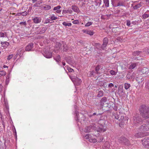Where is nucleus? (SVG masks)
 I'll return each instance as SVG.
<instances>
[{
	"instance_id": "1",
	"label": "nucleus",
	"mask_w": 149,
	"mask_h": 149,
	"mask_svg": "<svg viewBox=\"0 0 149 149\" xmlns=\"http://www.w3.org/2000/svg\"><path fill=\"white\" fill-rule=\"evenodd\" d=\"M140 114L143 118H149V107L145 104L141 105L139 108Z\"/></svg>"
},
{
	"instance_id": "2",
	"label": "nucleus",
	"mask_w": 149,
	"mask_h": 149,
	"mask_svg": "<svg viewBox=\"0 0 149 149\" xmlns=\"http://www.w3.org/2000/svg\"><path fill=\"white\" fill-rule=\"evenodd\" d=\"M144 122L142 118L141 115L139 114H136L133 117V123L134 125H136V127L141 124V123H143Z\"/></svg>"
},
{
	"instance_id": "3",
	"label": "nucleus",
	"mask_w": 149,
	"mask_h": 149,
	"mask_svg": "<svg viewBox=\"0 0 149 149\" xmlns=\"http://www.w3.org/2000/svg\"><path fill=\"white\" fill-rule=\"evenodd\" d=\"M118 142L124 145L128 146L130 144L129 140L125 136H121L118 139Z\"/></svg>"
},
{
	"instance_id": "4",
	"label": "nucleus",
	"mask_w": 149,
	"mask_h": 149,
	"mask_svg": "<svg viewBox=\"0 0 149 149\" xmlns=\"http://www.w3.org/2000/svg\"><path fill=\"white\" fill-rule=\"evenodd\" d=\"M69 77L74 84L77 86L80 85L82 82L81 79L76 76H69Z\"/></svg>"
},
{
	"instance_id": "5",
	"label": "nucleus",
	"mask_w": 149,
	"mask_h": 149,
	"mask_svg": "<svg viewBox=\"0 0 149 149\" xmlns=\"http://www.w3.org/2000/svg\"><path fill=\"white\" fill-rule=\"evenodd\" d=\"M137 128H138L139 130L141 131L146 132L149 130V121L143 123Z\"/></svg>"
},
{
	"instance_id": "6",
	"label": "nucleus",
	"mask_w": 149,
	"mask_h": 149,
	"mask_svg": "<svg viewBox=\"0 0 149 149\" xmlns=\"http://www.w3.org/2000/svg\"><path fill=\"white\" fill-rule=\"evenodd\" d=\"M96 127L93 125H90L86 127L84 130L85 132H91L93 130H95Z\"/></svg>"
},
{
	"instance_id": "7",
	"label": "nucleus",
	"mask_w": 149,
	"mask_h": 149,
	"mask_svg": "<svg viewBox=\"0 0 149 149\" xmlns=\"http://www.w3.org/2000/svg\"><path fill=\"white\" fill-rule=\"evenodd\" d=\"M103 44L100 47V49L102 50H104L108 43V38L107 37L104 38L103 40Z\"/></svg>"
},
{
	"instance_id": "8",
	"label": "nucleus",
	"mask_w": 149,
	"mask_h": 149,
	"mask_svg": "<svg viewBox=\"0 0 149 149\" xmlns=\"http://www.w3.org/2000/svg\"><path fill=\"white\" fill-rule=\"evenodd\" d=\"M142 144L146 148H149V138L144 139L142 140Z\"/></svg>"
},
{
	"instance_id": "9",
	"label": "nucleus",
	"mask_w": 149,
	"mask_h": 149,
	"mask_svg": "<svg viewBox=\"0 0 149 149\" xmlns=\"http://www.w3.org/2000/svg\"><path fill=\"white\" fill-rule=\"evenodd\" d=\"M44 56L47 58H50L52 57V54L51 52L45 50L43 54Z\"/></svg>"
},
{
	"instance_id": "10",
	"label": "nucleus",
	"mask_w": 149,
	"mask_h": 149,
	"mask_svg": "<svg viewBox=\"0 0 149 149\" xmlns=\"http://www.w3.org/2000/svg\"><path fill=\"white\" fill-rule=\"evenodd\" d=\"M135 76V74L134 73H132L129 72L127 74L126 77L127 80L134 79Z\"/></svg>"
},
{
	"instance_id": "11",
	"label": "nucleus",
	"mask_w": 149,
	"mask_h": 149,
	"mask_svg": "<svg viewBox=\"0 0 149 149\" xmlns=\"http://www.w3.org/2000/svg\"><path fill=\"white\" fill-rule=\"evenodd\" d=\"M107 101V98L106 97H102L100 101V105L101 108H102L103 107L106 101Z\"/></svg>"
},
{
	"instance_id": "12",
	"label": "nucleus",
	"mask_w": 149,
	"mask_h": 149,
	"mask_svg": "<svg viewBox=\"0 0 149 149\" xmlns=\"http://www.w3.org/2000/svg\"><path fill=\"white\" fill-rule=\"evenodd\" d=\"M47 29L45 27H42L39 28L36 32V34H39L44 33L46 31Z\"/></svg>"
},
{
	"instance_id": "13",
	"label": "nucleus",
	"mask_w": 149,
	"mask_h": 149,
	"mask_svg": "<svg viewBox=\"0 0 149 149\" xmlns=\"http://www.w3.org/2000/svg\"><path fill=\"white\" fill-rule=\"evenodd\" d=\"M33 44L31 43L28 44L25 47V50L26 51H32V49L33 47Z\"/></svg>"
},
{
	"instance_id": "14",
	"label": "nucleus",
	"mask_w": 149,
	"mask_h": 149,
	"mask_svg": "<svg viewBox=\"0 0 149 149\" xmlns=\"http://www.w3.org/2000/svg\"><path fill=\"white\" fill-rule=\"evenodd\" d=\"M62 44L63 47V51L66 52L69 49V47L66 45V42L63 41H62Z\"/></svg>"
},
{
	"instance_id": "15",
	"label": "nucleus",
	"mask_w": 149,
	"mask_h": 149,
	"mask_svg": "<svg viewBox=\"0 0 149 149\" xmlns=\"http://www.w3.org/2000/svg\"><path fill=\"white\" fill-rule=\"evenodd\" d=\"M83 33H86L90 36L93 35L94 34V32L91 30L87 29H83L82 30Z\"/></svg>"
},
{
	"instance_id": "16",
	"label": "nucleus",
	"mask_w": 149,
	"mask_h": 149,
	"mask_svg": "<svg viewBox=\"0 0 149 149\" xmlns=\"http://www.w3.org/2000/svg\"><path fill=\"white\" fill-rule=\"evenodd\" d=\"M110 147L109 142L106 141L104 144L102 146V149H109Z\"/></svg>"
},
{
	"instance_id": "17",
	"label": "nucleus",
	"mask_w": 149,
	"mask_h": 149,
	"mask_svg": "<svg viewBox=\"0 0 149 149\" xmlns=\"http://www.w3.org/2000/svg\"><path fill=\"white\" fill-rule=\"evenodd\" d=\"M72 9L75 12L78 13L79 12V10L78 8L76 5H72Z\"/></svg>"
},
{
	"instance_id": "18",
	"label": "nucleus",
	"mask_w": 149,
	"mask_h": 149,
	"mask_svg": "<svg viewBox=\"0 0 149 149\" xmlns=\"http://www.w3.org/2000/svg\"><path fill=\"white\" fill-rule=\"evenodd\" d=\"M118 92L119 94H122V93H124L123 91V86H120L118 88Z\"/></svg>"
},
{
	"instance_id": "19",
	"label": "nucleus",
	"mask_w": 149,
	"mask_h": 149,
	"mask_svg": "<svg viewBox=\"0 0 149 149\" xmlns=\"http://www.w3.org/2000/svg\"><path fill=\"white\" fill-rule=\"evenodd\" d=\"M41 19L38 17H35L34 18L32 19L34 23H39L41 22Z\"/></svg>"
},
{
	"instance_id": "20",
	"label": "nucleus",
	"mask_w": 149,
	"mask_h": 149,
	"mask_svg": "<svg viewBox=\"0 0 149 149\" xmlns=\"http://www.w3.org/2000/svg\"><path fill=\"white\" fill-rule=\"evenodd\" d=\"M120 112L118 113L117 112L114 113L113 114V117L115 119L118 120L119 118L120 115Z\"/></svg>"
},
{
	"instance_id": "21",
	"label": "nucleus",
	"mask_w": 149,
	"mask_h": 149,
	"mask_svg": "<svg viewBox=\"0 0 149 149\" xmlns=\"http://www.w3.org/2000/svg\"><path fill=\"white\" fill-rule=\"evenodd\" d=\"M65 60L68 63V64H71L72 62V59L71 57L70 56H68L65 58Z\"/></svg>"
},
{
	"instance_id": "22",
	"label": "nucleus",
	"mask_w": 149,
	"mask_h": 149,
	"mask_svg": "<svg viewBox=\"0 0 149 149\" xmlns=\"http://www.w3.org/2000/svg\"><path fill=\"white\" fill-rule=\"evenodd\" d=\"M1 46L4 48H6L10 44L8 42H1Z\"/></svg>"
},
{
	"instance_id": "23",
	"label": "nucleus",
	"mask_w": 149,
	"mask_h": 149,
	"mask_svg": "<svg viewBox=\"0 0 149 149\" xmlns=\"http://www.w3.org/2000/svg\"><path fill=\"white\" fill-rule=\"evenodd\" d=\"M138 63V62L131 64L129 67V68L131 69L134 68L136 66H137Z\"/></svg>"
},
{
	"instance_id": "24",
	"label": "nucleus",
	"mask_w": 149,
	"mask_h": 149,
	"mask_svg": "<svg viewBox=\"0 0 149 149\" xmlns=\"http://www.w3.org/2000/svg\"><path fill=\"white\" fill-rule=\"evenodd\" d=\"M119 1V0H111V4L113 6L117 7V5Z\"/></svg>"
},
{
	"instance_id": "25",
	"label": "nucleus",
	"mask_w": 149,
	"mask_h": 149,
	"mask_svg": "<svg viewBox=\"0 0 149 149\" xmlns=\"http://www.w3.org/2000/svg\"><path fill=\"white\" fill-rule=\"evenodd\" d=\"M148 70H149L148 68L145 67L141 70V72L143 74H145L147 73Z\"/></svg>"
},
{
	"instance_id": "26",
	"label": "nucleus",
	"mask_w": 149,
	"mask_h": 149,
	"mask_svg": "<svg viewBox=\"0 0 149 149\" xmlns=\"http://www.w3.org/2000/svg\"><path fill=\"white\" fill-rule=\"evenodd\" d=\"M136 79L137 81L139 84L141 83L144 80V78H143L141 76H140L139 77H137L136 78Z\"/></svg>"
},
{
	"instance_id": "27",
	"label": "nucleus",
	"mask_w": 149,
	"mask_h": 149,
	"mask_svg": "<svg viewBox=\"0 0 149 149\" xmlns=\"http://www.w3.org/2000/svg\"><path fill=\"white\" fill-rule=\"evenodd\" d=\"M102 1L101 0H96L95 1V5L99 7Z\"/></svg>"
},
{
	"instance_id": "28",
	"label": "nucleus",
	"mask_w": 149,
	"mask_h": 149,
	"mask_svg": "<svg viewBox=\"0 0 149 149\" xmlns=\"http://www.w3.org/2000/svg\"><path fill=\"white\" fill-rule=\"evenodd\" d=\"M42 0H39L36 3L34 4L33 6L39 7L40 4L42 3Z\"/></svg>"
},
{
	"instance_id": "29",
	"label": "nucleus",
	"mask_w": 149,
	"mask_h": 149,
	"mask_svg": "<svg viewBox=\"0 0 149 149\" xmlns=\"http://www.w3.org/2000/svg\"><path fill=\"white\" fill-rule=\"evenodd\" d=\"M18 50L17 52V54L16 55V56H19V58L21 57L22 55V54L23 53L24 51H22V50Z\"/></svg>"
},
{
	"instance_id": "30",
	"label": "nucleus",
	"mask_w": 149,
	"mask_h": 149,
	"mask_svg": "<svg viewBox=\"0 0 149 149\" xmlns=\"http://www.w3.org/2000/svg\"><path fill=\"white\" fill-rule=\"evenodd\" d=\"M101 68V66L99 65H97L95 68V72L97 73V74H100V73L99 72V71Z\"/></svg>"
},
{
	"instance_id": "31",
	"label": "nucleus",
	"mask_w": 149,
	"mask_h": 149,
	"mask_svg": "<svg viewBox=\"0 0 149 149\" xmlns=\"http://www.w3.org/2000/svg\"><path fill=\"white\" fill-rule=\"evenodd\" d=\"M141 53V51H136L134 52H132V55L134 56H136L139 55Z\"/></svg>"
},
{
	"instance_id": "32",
	"label": "nucleus",
	"mask_w": 149,
	"mask_h": 149,
	"mask_svg": "<svg viewBox=\"0 0 149 149\" xmlns=\"http://www.w3.org/2000/svg\"><path fill=\"white\" fill-rule=\"evenodd\" d=\"M141 3H140L135 5L133 7V8L134 10H136L137 9L140 8L142 6Z\"/></svg>"
},
{
	"instance_id": "33",
	"label": "nucleus",
	"mask_w": 149,
	"mask_h": 149,
	"mask_svg": "<svg viewBox=\"0 0 149 149\" xmlns=\"http://www.w3.org/2000/svg\"><path fill=\"white\" fill-rule=\"evenodd\" d=\"M103 92L102 91H98L97 95V97H102L103 95Z\"/></svg>"
},
{
	"instance_id": "34",
	"label": "nucleus",
	"mask_w": 149,
	"mask_h": 149,
	"mask_svg": "<svg viewBox=\"0 0 149 149\" xmlns=\"http://www.w3.org/2000/svg\"><path fill=\"white\" fill-rule=\"evenodd\" d=\"M141 132H138L135 134L134 135V136L136 138H140L143 136Z\"/></svg>"
},
{
	"instance_id": "35",
	"label": "nucleus",
	"mask_w": 149,
	"mask_h": 149,
	"mask_svg": "<svg viewBox=\"0 0 149 149\" xmlns=\"http://www.w3.org/2000/svg\"><path fill=\"white\" fill-rule=\"evenodd\" d=\"M54 58L56 62L60 61L61 59V57L60 55H58L55 57H54Z\"/></svg>"
},
{
	"instance_id": "36",
	"label": "nucleus",
	"mask_w": 149,
	"mask_h": 149,
	"mask_svg": "<svg viewBox=\"0 0 149 149\" xmlns=\"http://www.w3.org/2000/svg\"><path fill=\"white\" fill-rule=\"evenodd\" d=\"M90 76L91 77H94L95 76L96 74H97V73L94 70H92L90 72Z\"/></svg>"
},
{
	"instance_id": "37",
	"label": "nucleus",
	"mask_w": 149,
	"mask_h": 149,
	"mask_svg": "<svg viewBox=\"0 0 149 149\" xmlns=\"http://www.w3.org/2000/svg\"><path fill=\"white\" fill-rule=\"evenodd\" d=\"M43 8L45 10H48L51 8V6L48 5H45V6H43Z\"/></svg>"
},
{
	"instance_id": "38",
	"label": "nucleus",
	"mask_w": 149,
	"mask_h": 149,
	"mask_svg": "<svg viewBox=\"0 0 149 149\" xmlns=\"http://www.w3.org/2000/svg\"><path fill=\"white\" fill-rule=\"evenodd\" d=\"M124 118L123 116H121L120 117V118L118 119L119 121V123H121L122 124H123L124 123Z\"/></svg>"
},
{
	"instance_id": "39",
	"label": "nucleus",
	"mask_w": 149,
	"mask_h": 149,
	"mask_svg": "<svg viewBox=\"0 0 149 149\" xmlns=\"http://www.w3.org/2000/svg\"><path fill=\"white\" fill-rule=\"evenodd\" d=\"M72 12V11L71 10V9L70 10H63V13L65 14H66V13H70L71 14Z\"/></svg>"
},
{
	"instance_id": "40",
	"label": "nucleus",
	"mask_w": 149,
	"mask_h": 149,
	"mask_svg": "<svg viewBox=\"0 0 149 149\" xmlns=\"http://www.w3.org/2000/svg\"><path fill=\"white\" fill-rule=\"evenodd\" d=\"M131 86L130 84L128 83H125L124 84V87L125 89L127 90Z\"/></svg>"
},
{
	"instance_id": "41",
	"label": "nucleus",
	"mask_w": 149,
	"mask_h": 149,
	"mask_svg": "<svg viewBox=\"0 0 149 149\" xmlns=\"http://www.w3.org/2000/svg\"><path fill=\"white\" fill-rule=\"evenodd\" d=\"M62 24L65 26H70L72 25V24L71 23H67L65 22H63Z\"/></svg>"
},
{
	"instance_id": "42",
	"label": "nucleus",
	"mask_w": 149,
	"mask_h": 149,
	"mask_svg": "<svg viewBox=\"0 0 149 149\" xmlns=\"http://www.w3.org/2000/svg\"><path fill=\"white\" fill-rule=\"evenodd\" d=\"M75 113L76 114V115L75 117V119L76 120L77 122H78L79 121V119H78V115H79V112L77 111H76Z\"/></svg>"
},
{
	"instance_id": "43",
	"label": "nucleus",
	"mask_w": 149,
	"mask_h": 149,
	"mask_svg": "<svg viewBox=\"0 0 149 149\" xmlns=\"http://www.w3.org/2000/svg\"><path fill=\"white\" fill-rule=\"evenodd\" d=\"M104 2L105 4V6L107 7H108L109 6V0H104Z\"/></svg>"
},
{
	"instance_id": "44",
	"label": "nucleus",
	"mask_w": 149,
	"mask_h": 149,
	"mask_svg": "<svg viewBox=\"0 0 149 149\" xmlns=\"http://www.w3.org/2000/svg\"><path fill=\"white\" fill-rule=\"evenodd\" d=\"M0 36L1 37H4L5 36L7 37V33L6 32H5L4 33L0 32Z\"/></svg>"
},
{
	"instance_id": "45",
	"label": "nucleus",
	"mask_w": 149,
	"mask_h": 149,
	"mask_svg": "<svg viewBox=\"0 0 149 149\" xmlns=\"http://www.w3.org/2000/svg\"><path fill=\"white\" fill-rule=\"evenodd\" d=\"M56 45L58 46V47H59V49H62V41L60 42H58L56 43Z\"/></svg>"
},
{
	"instance_id": "46",
	"label": "nucleus",
	"mask_w": 149,
	"mask_h": 149,
	"mask_svg": "<svg viewBox=\"0 0 149 149\" xmlns=\"http://www.w3.org/2000/svg\"><path fill=\"white\" fill-rule=\"evenodd\" d=\"M6 74V72L4 71H0V77L5 76Z\"/></svg>"
},
{
	"instance_id": "47",
	"label": "nucleus",
	"mask_w": 149,
	"mask_h": 149,
	"mask_svg": "<svg viewBox=\"0 0 149 149\" xmlns=\"http://www.w3.org/2000/svg\"><path fill=\"white\" fill-rule=\"evenodd\" d=\"M89 141L91 142L95 143L97 141V140L95 139H90L89 140Z\"/></svg>"
},
{
	"instance_id": "48",
	"label": "nucleus",
	"mask_w": 149,
	"mask_h": 149,
	"mask_svg": "<svg viewBox=\"0 0 149 149\" xmlns=\"http://www.w3.org/2000/svg\"><path fill=\"white\" fill-rule=\"evenodd\" d=\"M65 67L67 68V70L69 72H72L74 71L73 69L67 65Z\"/></svg>"
},
{
	"instance_id": "49",
	"label": "nucleus",
	"mask_w": 149,
	"mask_h": 149,
	"mask_svg": "<svg viewBox=\"0 0 149 149\" xmlns=\"http://www.w3.org/2000/svg\"><path fill=\"white\" fill-rule=\"evenodd\" d=\"M112 107L113 108V109L115 111H117L118 109V107L116 106L114 104L112 105Z\"/></svg>"
},
{
	"instance_id": "50",
	"label": "nucleus",
	"mask_w": 149,
	"mask_h": 149,
	"mask_svg": "<svg viewBox=\"0 0 149 149\" xmlns=\"http://www.w3.org/2000/svg\"><path fill=\"white\" fill-rule=\"evenodd\" d=\"M110 73L112 75H115L117 73V72L113 70H111L110 71Z\"/></svg>"
},
{
	"instance_id": "51",
	"label": "nucleus",
	"mask_w": 149,
	"mask_h": 149,
	"mask_svg": "<svg viewBox=\"0 0 149 149\" xmlns=\"http://www.w3.org/2000/svg\"><path fill=\"white\" fill-rule=\"evenodd\" d=\"M142 17L144 19L149 17V14L144 13L142 15Z\"/></svg>"
},
{
	"instance_id": "52",
	"label": "nucleus",
	"mask_w": 149,
	"mask_h": 149,
	"mask_svg": "<svg viewBox=\"0 0 149 149\" xmlns=\"http://www.w3.org/2000/svg\"><path fill=\"white\" fill-rule=\"evenodd\" d=\"M93 23V22H88L85 25V26H89Z\"/></svg>"
},
{
	"instance_id": "53",
	"label": "nucleus",
	"mask_w": 149,
	"mask_h": 149,
	"mask_svg": "<svg viewBox=\"0 0 149 149\" xmlns=\"http://www.w3.org/2000/svg\"><path fill=\"white\" fill-rule=\"evenodd\" d=\"M123 3L122 2L120 1L119 0L117 5V7L120 6H123Z\"/></svg>"
},
{
	"instance_id": "54",
	"label": "nucleus",
	"mask_w": 149,
	"mask_h": 149,
	"mask_svg": "<svg viewBox=\"0 0 149 149\" xmlns=\"http://www.w3.org/2000/svg\"><path fill=\"white\" fill-rule=\"evenodd\" d=\"M98 139H99L98 140V142H102V141L103 140L104 138L102 136H100L99 137V138H98Z\"/></svg>"
},
{
	"instance_id": "55",
	"label": "nucleus",
	"mask_w": 149,
	"mask_h": 149,
	"mask_svg": "<svg viewBox=\"0 0 149 149\" xmlns=\"http://www.w3.org/2000/svg\"><path fill=\"white\" fill-rule=\"evenodd\" d=\"M126 25L128 26H131V22L129 20H126Z\"/></svg>"
},
{
	"instance_id": "56",
	"label": "nucleus",
	"mask_w": 149,
	"mask_h": 149,
	"mask_svg": "<svg viewBox=\"0 0 149 149\" xmlns=\"http://www.w3.org/2000/svg\"><path fill=\"white\" fill-rule=\"evenodd\" d=\"M61 8V6H58L54 7V10H57L60 9Z\"/></svg>"
},
{
	"instance_id": "57",
	"label": "nucleus",
	"mask_w": 149,
	"mask_h": 149,
	"mask_svg": "<svg viewBox=\"0 0 149 149\" xmlns=\"http://www.w3.org/2000/svg\"><path fill=\"white\" fill-rule=\"evenodd\" d=\"M72 22L74 24H79V21L77 20H74L72 21Z\"/></svg>"
},
{
	"instance_id": "58",
	"label": "nucleus",
	"mask_w": 149,
	"mask_h": 149,
	"mask_svg": "<svg viewBox=\"0 0 149 149\" xmlns=\"http://www.w3.org/2000/svg\"><path fill=\"white\" fill-rule=\"evenodd\" d=\"M103 129L102 128L99 127L97 128V131L99 132H101L102 131Z\"/></svg>"
},
{
	"instance_id": "59",
	"label": "nucleus",
	"mask_w": 149,
	"mask_h": 149,
	"mask_svg": "<svg viewBox=\"0 0 149 149\" xmlns=\"http://www.w3.org/2000/svg\"><path fill=\"white\" fill-rule=\"evenodd\" d=\"M95 46L97 48H98V47H101V45L100 43H96L95 44Z\"/></svg>"
},
{
	"instance_id": "60",
	"label": "nucleus",
	"mask_w": 149,
	"mask_h": 149,
	"mask_svg": "<svg viewBox=\"0 0 149 149\" xmlns=\"http://www.w3.org/2000/svg\"><path fill=\"white\" fill-rule=\"evenodd\" d=\"M22 15L23 16H25L27 14V13L26 11L22 12Z\"/></svg>"
},
{
	"instance_id": "61",
	"label": "nucleus",
	"mask_w": 149,
	"mask_h": 149,
	"mask_svg": "<svg viewBox=\"0 0 149 149\" xmlns=\"http://www.w3.org/2000/svg\"><path fill=\"white\" fill-rule=\"evenodd\" d=\"M57 18L56 17H54V16L51 17L50 18L52 20H55L57 19Z\"/></svg>"
},
{
	"instance_id": "62",
	"label": "nucleus",
	"mask_w": 149,
	"mask_h": 149,
	"mask_svg": "<svg viewBox=\"0 0 149 149\" xmlns=\"http://www.w3.org/2000/svg\"><path fill=\"white\" fill-rule=\"evenodd\" d=\"M114 86V85L112 83H110L109 84V85H108V87L109 88H112V87H113Z\"/></svg>"
},
{
	"instance_id": "63",
	"label": "nucleus",
	"mask_w": 149,
	"mask_h": 149,
	"mask_svg": "<svg viewBox=\"0 0 149 149\" xmlns=\"http://www.w3.org/2000/svg\"><path fill=\"white\" fill-rule=\"evenodd\" d=\"M90 136H91V135L90 134H86L85 136L86 139H89V138L90 137Z\"/></svg>"
},
{
	"instance_id": "64",
	"label": "nucleus",
	"mask_w": 149,
	"mask_h": 149,
	"mask_svg": "<svg viewBox=\"0 0 149 149\" xmlns=\"http://www.w3.org/2000/svg\"><path fill=\"white\" fill-rule=\"evenodd\" d=\"M19 24L20 25H23L26 26V22H20L19 23Z\"/></svg>"
}]
</instances>
